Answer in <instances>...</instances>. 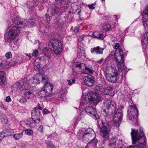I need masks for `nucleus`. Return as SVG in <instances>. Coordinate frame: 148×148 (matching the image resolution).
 Returning <instances> with one entry per match:
<instances>
[{
  "instance_id": "obj_29",
  "label": "nucleus",
  "mask_w": 148,
  "mask_h": 148,
  "mask_svg": "<svg viewBox=\"0 0 148 148\" xmlns=\"http://www.w3.org/2000/svg\"><path fill=\"white\" fill-rule=\"evenodd\" d=\"M43 52L44 55L47 57L48 58L50 56L51 53L47 48L45 47L43 49Z\"/></svg>"
},
{
  "instance_id": "obj_43",
  "label": "nucleus",
  "mask_w": 148,
  "mask_h": 148,
  "mask_svg": "<svg viewBox=\"0 0 148 148\" xmlns=\"http://www.w3.org/2000/svg\"><path fill=\"white\" fill-rule=\"evenodd\" d=\"M43 113L44 114H47L50 113V111L46 108H44L43 110Z\"/></svg>"
},
{
  "instance_id": "obj_46",
  "label": "nucleus",
  "mask_w": 148,
  "mask_h": 148,
  "mask_svg": "<svg viewBox=\"0 0 148 148\" xmlns=\"http://www.w3.org/2000/svg\"><path fill=\"white\" fill-rule=\"evenodd\" d=\"M43 126L42 125H40L38 128V130L40 132H43Z\"/></svg>"
},
{
  "instance_id": "obj_19",
  "label": "nucleus",
  "mask_w": 148,
  "mask_h": 148,
  "mask_svg": "<svg viewBox=\"0 0 148 148\" xmlns=\"http://www.w3.org/2000/svg\"><path fill=\"white\" fill-rule=\"evenodd\" d=\"M85 110L87 114L90 115L94 119H97L99 118V115L97 114L96 110L92 107L88 106L85 109Z\"/></svg>"
},
{
  "instance_id": "obj_3",
  "label": "nucleus",
  "mask_w": 148,
  "mask_h": 148,
  "mask_svg": "<svg viewBox=\"0 0 148 148\" xmlns=\"http://www.w3.org/2000/svg\"><path fill=\"white\" fill-rule=\"evenodd\" d=\"M11 16L14 23L20 28H23L27 25L31 27L34 26L35 25L34 21L30 20L28 22L27 20H25L22 21L21 18L16 14L15 16H13L12 14H11Z\"/></svg>"
},
{
  "instance_id": "obj_45",
  "label": "nucleus",
  "mask_w": 148,
  "mask_h": 148,
  "mask_svg": "<svg viewBox=\"0 0 148 148\" xmlns=\"http://www.w3.org/2000/svg\"><path fill=\"white\" fill-rule=\"evenodd\" d=\"M69 2V0H62V2H61L62 3V5H65L68 4Z\"/></svg>"
},
{
  "instance_id": "obj_22",
  "label": "nucleus",
  "mask_w": 148,
  "mask_h": 148,
  "mask_svg": "<svg viewBox=\"0 0 148 148\" xmlns=\"http://www.w3.org/2000/svg\"><path fill=\"white\" fill-rule=\"evenodd\" d=\"M89 36H91L92 38L102 39L103 38V34L101 32L96 31L93 32L92 35H89Z\"/></svg>"
},
{
  "instance_id": "obj_10",
  "label": "nucleus",
  "mask_w": 148,
  "mask_h": 148,
  "mask_svg": "<svg viewBox=\"0 0 148 148\" xmlns=\"http://www.w3.org/2000/svg\"><path fill=\"white\" fill-rule=\"evenodd\" d=\"M122 111L120 109H118L114 114L113 120V125L119 127L122 119Z\"/></svg>"
},
{
  "instance_id": "obj_21",
  "label": "nucleus",
  "mask_w": 148,
  "mask_h": 148,
  "mask_svg": "<svg viewBox=\"0 0 148 148\" xmlns=\"http://www.w3.org/2000/svg\"><path fill=\"white\" fill-rule=\"evenodd\" d=\"M7 84L5 73L3 71H0V85Z\"/></svg>"
},
{
  "instance_id": "obj_40",
  "label": "nucleus",
  "mask_w": 148,
  "mask_h": 148,
  "mask_svg": "<svg viewBox=\"0 0 148 148\" xmlns=\"http://www.w3.org/2000/svg\"><path fill=\"white\" fill-rule=\"evenodd\" d=\"M88 36H85L84 35L79 36L78 38V40L80 42L83 40L84 38H87Z\"/></svg>"
},
{
  "instance_id": "obj_34",
  "label": "nucleus",
  "mask_w": 148,
  "mask_h": 148,
  "mask_svg": "<svg viewBox=\"0 0 148 148\" xmlns=\"http://www.w3.org/2000/svg\"><path fill=\"white\" fill-rule=\"evenodd\" d=\"M97 142V140L95 138H94L92 140H90V141L89 143V144L92 145L93 146H96Z\"/></svg>"
},
{
  "instance_id": "obj_57",
  "label": "nucleus",
  "mask_w": 148,
  "mask_h": 148,
  "mask_svg": "<svg viewBox=\"0 0 148 148\" xmlns=\"http://www.w3.org/2000/svg\"><path fill=\"white\" fill-rule=\"evenodd\" d=\"M1 67H3V68L5 67L3 64V62L1 63L0 64V68Z\"/></svg>"
},
{
  "instance_id": "obj_8",
  "label": "nucleus",
  "mask_w": 148,
  "mask_h": 148,
  "mask_svg": "<svg viewBox=\"0 0 148 148\" xmlns=\"http://www.w3.org/2000/svg\"><path fill=\"white\" fill-rule=\"evenodd\" d=\"M127 116L129 117V119L133 122V124H138V111L135 107H131L129 111H128Z\"/></svg>"
},
{
  "instance_id": "obj_23",
  "label": "nucleus",
  "mask_w": 148,
  "mask_h": 148,
  "mask_svg": "<svg viewBox=\"0 0 148 148\" xmlns=\"http://www.w3.org/2000/svg\"><path fill=\"white\" fill-rule=\"evenodd\" d=\"M104 50L103 48H101L99 46H97L94 47L93 49H91V52L92 53L95 52L97 54H102L103 53Z\"/></svg>"
},
{
  "instance_id": "obj_59",
  "label": "nucleus",
  "mask_w": 148,
  "mask_h": 148,
  "mask_svg": "<svg viewBox=\"0 0 148 148\" xmlns=\"http://www.w3.org/2000/svg\"><path fill=\"white\" fill-rule=\"evenodd\" d=\"M49 17V16L48 17H47V23H49L50 22V17Z\"/></svg>"
},
{
  "instance_id": "obj_35",
  "label": "nucleus",
  "mask_w": 148,
  "mask_h": 148,
  "mask_svg": "<svg viewBox=\"0 0 148 148\" xmlns=\"http://www.w3.org/2000/svg\"><path fill=\"white\" fill-rule=\"evenodd\" d=\"M46 143L48 148H49H49H56L51 142L49 141H46Z\"/></svg>"
},
{
  "instance_id": "obj_63",
  "label": "nucleus",
  "mask_w": 148,
  "mask_h": 148,
  "mask_svg": "<svg viewBox=\"0 0 148 148\" xmlns=\"http://www.w3.org/2000/svg\"><path fill=\"white\" fill-rule=\"evenodd\" d=\"M75 79H73L72 80V83H75Z\"/></svg>"
},
{
  "instance_id": "obj_32",
  "label": "nucleus",
  "mask_w": 148,
  "mask_h": 148,
  "mask_svg": "<svg viewBox=\"0 0 148 148\" xmlns=\"http://www.w3.org/2000/svg\"><path fill=\"white\" fill-rule=\"evenodd\" d=\"M85 56V53L84 51L83 50L79 49L77 53V56L80 58H82Z\"/></svg>"
},
{
  "instance_id": "obj_20",
  "label": "nucleus",
  "mask_w": 148,
  "mask_h": 148,
  "mask_svg": "<svg viewBox=\"0 0 148 148\" xmlns=\"http://www.w3.org/2000/svg\"><path fill=\"white\" fill-rule=\"evenodd\" d=\"M83 82L86 85L91 86L95 82V81L91 77L88 76H85L83 78Z\"/></svg>"
},
{
  "instance_id": "obj_44",
  "label": "nucleus",
  "mask_w": 148,
  "mask_h": 148,
  "mask_svg": "<svg viewBox=\"0 0 148 148\" xmlns=\"http://www.w3.org/2000/svg\"><path fill=\"white\" fill-rule=\"evenodd\" d=\"M95 3H93L91 5H88V7L89 8V9H95V7L94 6L95 5Z\"/></svg>"
},
{
  "instance_id": "obj_30",
  "label": "nucleus",
  "mask_w": 148,
  "mask_h": 148,
  "mask_svg": "<svg viewBox=\"0 0 148 148\" xmlns=\"http://www.w3.org/2000/svg\"><path fill=\"white\" fill-rule=\"evenodd\" d=\"M23 136V132H22L18 134H16L13 135L14 138L16 140H18L21 138Z\"/></svg>"
},
{
  "instance_id": "obj_60",
  "label": "nucleus",
  "mask_w": 148,
  "mask_h": 148,
  "mask_svg": "<svg viewBox=\"0 0 148 148\" xmlns=\"http://www.w3.org/2000/svg\"><path fill=\"white\" fill-rule=\"evenodd\" d=\"M76 12L79 14L81 12V10L80 9H77Z\"/></svg>"
},
{
  "instance_id": "obj_2",
  "label": "nucleus",
  "mask_w": 148,
  "mask_h": 148,
  "mask_svg": "<svg viewBox=\"0 0 148 148\" xmlns=\"http://www.w3.org/2000/svg\"><path fill=\"white\" fill-rule=\"evenodd\" d=\"M102 99V97L98 96L94 92H88L86 95L85 98H82L80 102V106H86L87 104H90V102L94 101L95 102H98Z\"/></svg>"
},
{
  "instance_id": "obj_11",
  "label": "nucleus",
  "mask_w": 148,
  "mask_h": 148,
  "mask_svg": "<svg viewBox=\"0 0 148 148\" xmlns=\"http://www.w3.org/2000/svg\"><path fill=\"white\" fill-rule=\"evenodd\" d=\"M110 130L109 125L105 123H102V127L100 128V134L103 138L104 140L109 139V134Z\"/></svg>"
},
{
  "instance_id": "obj_58",
  "label": "nucleus",
  "mask_w": 148,
  "mask_h": 148,
  "mask_svg": "<svg viewBox=\"0 0 148 148\" xmlns=\"http://www.w3.org/2000/svg\"><path fill=\"white\" fill-rule=\"evenodd\" d=\"M25 55L27 56H28L29 57V58H31V55L30 54H27L25 53Z\"/></svg>"
},
{
  "instance_id": "obj_53",
  "label": "nucleus",
  "mask_w": 148,
  "mask_h": 148,
  "mask_svg": "<svg viewBox=\"0 0 148 148\" xmlns=\"http://www.w3.org/2000/svg\"><path fill=\"white\" fill-rule=\"evenodd\" d=\"M78 31L79 28L77 27H76L75 28L73 32L75 33H77L78 32Z\"/></svg>"
},
{
  "instance_id": "obj_14",
  "label": "nucleus",
  "mask_w": 148,
  "mask_h": 148,
  "mask_svg": "<svg viewBox=\"0 0 148 148\" xmlns=\"http://www.w3.org/2000/svg\"><path fill=\"white\" fill-rule=\"evenodd\" d=\"M23 94L24 97H22L19 100L20 102L25 103L27 101L26 98L28 99H32L34 98V95L28 89H25L23 90Z\"/></svg>"
},
{
  "instance_id": "obj_15",
  "label": "nucleus",
  "mask_w": 148,
  "mask_h": 148,
  "mask_svg": "<svg viewBox=\"0 0 148 148\" xmlns=\"http://www.w3.org/2000/svg\"><path fill=\"white\" fill-rule=\"evenodd\" d=\"M114 56L115 58L117 61L118 64H122L124 62V58L122 49H119L116 50Z\"/></svg>"
},
{
  "instance_id": "obj_64",
  "label": "nucleus",
  "mask_w": 148,
  "mask_h": 148,
  "mask_svg": "<svg viewBox=\"0 0 148 148\" xmlns=\"http://www.w3.org/2000/svg\"><path fill=\"white\" fill-rule=\"evenodd\" d=\"M38 108H39V109H40V110H42V107H41V106H39V107H38Z\"/></svg>"
},
{
  "instance_id": "obj_5",
  "label": "nucleus",
  "mask_w": 148,
  "mask_h": 148,
  "mask_svg": "<svg viewBox=\"0 0 148 148\" xmlns=\"http://www.w3.org/2000/svg\"><path fill=\"white\" fill-rule=\"evenodd\" d=\"M104 106L106 108L104 110L103 112L106 113V115L109 116L115 113L116 111V104L114 102L108 99H106L104 102Z\"/></svg>"
},
{
  "instance_id": "obj_39",
  "label": "nucleus",
  "mask_w": 148,
  "mask_h": 148,
  "mask_svg": "<svg viewBox=\"0 0 148 148\" xmlns=\"http://www.w3.org/2000/svg\"><path fill=\"white\" fill-rule=\"evenodd\" d=\"M34 80V79L33 78H30L29 80H28L27 82V84L30 85V86H35V85H33V80Z\"/></svg>"
},
{
  "instance_id": "obj_41",
  "label": "nucleus",
  "mask_w": 148,
  "mask_h": 148,
  "mask_svg": "<svg viewBox=\"0 0 148 148\" xmlns=\"http://www.w3.org/2000/svg\"><path fill=\"white\" fill-rule=\"evenodd\" d=\"M38 54V51L37 49L34 50L33 51L32 53V56L36 58L37 57V56Z\"/></svg>"
},
{
  "instance_id": "obj_50",
  "label": "nucleus",
  "mask_w": 148,
  "mask_h": 148,
  "mask_svg": "<svg viewBox=\"0 0 148 148\" xmlns=\"http://www.w3.org/2000/svg\"><path fill=\"white\" fill-rule=\"evenodd\" d=\"M116 145L115 144V143H114V142L110 143L109 144V146L113 147H115Z\"/></svg>"
},
{
  "instance_id": "obj_7",
  "label": "nucleus",
  "mask_w": 148,
  "mask_h": 148,
  "mask_svg": "<svg viewBox=\"0 0 148 148\" xmlns=\"http://www.w3.org/2000/svg\"><path fill=\"white\" fill-rule=\"evenodd\" d=\"M94 135L93 130L90 128H89L86 130L85 132L82 130H79L77 134V136L79 139H83L87 142L89 141V138L92 135Z\"/></svg>"
},
{
  "instance_id": "obj_51",
  "label": "nucleus",
  "mask_w": 148,
  "mask_h": 148,
  "mask_svg": "<svg viewBox=\"0 0 148 148\" xmlns=\"http://www.w3.org/2000/svg\"><path fill=\"white\" fill-rule=\"evenodd\" d=\"M104 60V59L103 58H101L98 61H97V62L99 64H101L102 63Z\"/></svg>"
},
{
  "instance_id": "obj_52",
  "label": "nucleus",
  "mask_w": 148,
  "mask_h": 148,
  "mask_svg": "<svg viewBox=\"0 0 148 148\" xmlns=\"http://www.w3.org/2000/svg\"><path fill=\"white\" fill-rule=\"evenodd\" d=\"M55 23L56 24H57L58 25H59L60 24V22L59 21L58 19H56L55 20Z\"/></svg>"
},
{
  "instance_id": "obj_33",
  "label": "nucleus",
  "mask_w": 148,
  "mask_h": 148,
  "mask_svg": "<svg viewBox=\"0 0 148 148\" xmlns=\"http://www.w3.org/2000/svg\"><path fill=\"white\" fill-rule=\"evenodd\" d=\"M13 87L18 90L21 88H22V86L21 85L20 82H17L13 85Z\"/></svg>"
},
{
  "instance_id": "obj_13",
  "label": "nucleus",
  "mask_w": 148,
  "mask_h": 148,
  "mask_svg": "<svg viewBox=\"0 0 148 148\" xmlns=\"http://www.w3.org/2000/svg\"><path fill=\"white\" fill-rule=\"evenodd\" d=\"M45 56L36 59L34 64V69L36 71H40L42 69V66L41 64L40 63V62L42 64H45Z\"/></svg>"
},
{
  "instance_id": "obj_55",
  "label": "nucleus",
  "mask_w": 148,
  "mask_h": 148,
  "mask_svg": "<svg viewBox=\"0 0 148 148\" xmlns=\"http://www.w3.org/2000/svg\"><path fill=\"white\" fill-rule=\"evenodd\" d=\"M67 82L68 83V84L70 86H71L72 84V83L69 79L67 80Z\"/></svg>"
},
{
  "instance_id": "obj_24",
  "label": "nucleus",
  "mask_w": 148,
  "mask_h": 148,
  "mask_svg": "<svg viewBox=\"0 0 148 148\" xmlns=\"http://www.w3.org/2000/svg\"><path fill=\"white\" fill-rule=\"evenodd\" d=\"M57 4V5H58ZM62 10L59 7L58 8L57 5H55L54 9L52 10V14L60 15L61 14Z\"/></svg>"
},
{
  "instance_id": "obj_6",
  "label": "nucleus",
  "mask_w": 148,
  "mask_h": 148,
  "mask_svg": "<svg viewBox=\"0 0 148 148\" xmlns=\"http://www.w3.org/2000/svg\"><path fill=\"white\" fill-rule=\"evenodd\" d=\"M49 45L55 53L59 54L62 52V43L61 41L56 39H53L50 41Z\"/></svg>"
},
{
  "instance_id": "obj_61",
  "label": "nucleus",
  "mask_w": 148,
  "mask_h": 148,
  "mask_svg": "<svg viewBox=\"0 0 148 148\" xmlns=\"http://www.w3.org/2000/svg\"><path fill=\"white\" fill-rule=\"evenodd\" d=\"M86 90H87V88H85V89H84L83 90H82L83 94H84V93H85V94H86V92H85V91Z\"/></svg>"
},
{
  "instance_id": "obj_36",
  "label": "nucleus",
  "mask_w": 148,
  "mask_h": 148,
  "mask_svg": "<svg viewBox=\"0 0 148 148\" xmlns=\"http://www.w3.org/2000/svg\"><path fill=\"white\" fill-rule=\"evenodd\" d=\"M143 24L146 31H148V20L143 21Z\"/></svg>"
},
{
  "instance_id": "obj_49",
  "label": "nucleus",
  "mask_w": 148,
  "mask_h": 148,
  "mask_svg": "<svg viewBox=\"0 0 148 148\" xmlns=\"http://www.w3.org/2000/svg\"><path fill=\"white\" fill-rule=\"evenodd\" d=\"M1 106L4 110H6L7 109V108L6 106L4 105L3 104H1Z\"/></svg>"
},
{
  "instance_id": "obj_38",
  "label": "nucleus",
  "mask_w": 148,
  "mask_h": 148,
  "mask_svg": "<svg viewBox=\"0 0 148 148\" xmlns=\"http://www.w3.org/2000/svg\"><path fill=\"white\" fill-rule=\"evenodd\" d=\"M25 133L28 136H31L33 134V131L30 129H28L26 130Z\"/></svg>"
},
{
  "instance_id": "obj_12",
  "label": "nucleus",
  "mask_w": 148,
  "mask_h": 148,
  "mask_svg": "<svg viewBox=\"0 0 148 148\" xmlns=\"http://www.w3.org/2000/svg\"><path fill=\"white\" fill-rule=\"evenodd\" d=\"M73 66L79 68L82 70L83 73L89 74L92 73L93 71L91 68L86 67L85 64L79 62H76L73 64Z\"/></svg>"
},
{
  "instance_id": "obj_25",
  "label": "nucleus",
  "mask_w": 148,
  "mask_h": 148,
  "mask_svg": "<svg viewBox=\"0 0 148 148\" xmlns=\"http://www.w3.org/2000/svg\"><path fill=\"white\" fill-rule=\"evenodd\" d=\"M142 15L143 18L146 19L148 18V5L144 8Z\"/></svg>"
},
{
  "instance_id": "obj_31",
  "label": "nucleus",
  "mask_w": 148,
  "mask_h": 148,
  "mask_svg": "<svg viewBox=\"0 0 148 148\" xmlns=\"http://www.w3.org/2000/svg\"><path fill=\"white\" fill-rule=\"evenodd\" d=\"M34 79L33 80V85L38 84L39 83V77L38 76V74L36 76H34L32 77Z\"/></svg>"
},
{
  "instance_id": "obj_62",
  "label": "nucleus",
  "mask_w": 148,
  "mask_h": 148,
  "mask_svg": "<svg viewBox=\"0 0 148 148\" xmlns=\"http://www.w3.org/2000/svg\"><path fill=\"white\" fill-rule=\"evenodd\" d=\"M118 69H122V67L121 66H120V65L119 66V65H118Z\"/></svg>"
},
{
  "instance_id": "obj_47",
  "label": "nucleus",
  "mask_w": 148,
  "mask_h": 148,
  "mask_svg": "<svg viewBox=\"0 0 148 148\" xmlns=\"http://www.w3.org/2000/svg\"><path fill=\"white\" fill-rule=\"evenodd\" d=\"M119 46H120V45H119V43H116L115 45V46L114 47V49H116V50L118 49H120V48H119V49L118 48L119 47Z\"/></svg>"
},
{
  "instance_id": "obj_17",
  "label": "nucleus",
  "mask_w": 148,
  "mask_h": 148,
  "mask_svg": "<svg viewBox=\"0 0 148 148\" xmlns=\"http://www.w3.org/2000/svg\"><path fill=\"white\" fill-rule=\"evenodd\" d=\"M32 118L35 123H38L40 122V112L37 107L34 108L31 112Z\"/></svg>"
},
{
  "instance_id": "obj_42",
  "label": "nucleus",
  "mask_w": 148,
  "mask_h": 148,
  "mask_svg": "<svg viewBox=\"0 0 148 148\" xmlns=\"http://www.w3.org/2000/svg\"><path fill=\"white\" fill-rule=\"evenodd\" d=\"M5 56L6 59H10L12 58V55L11 53L10 52L6 53Z\"/></svg>"
},
{
  "instance_id": "obj_37",
  "label": "nucleus",
  "mask_w": 148,
  "mask_h": 148,
  "mask_svg": "<svg viewBox=\"0 0 148 148\" xmlns=\"http://www.w3.org/2000/svg\"><path fill=\"white\" fill-rule=\"evenodd\" d=\"M6 118L5 115L3 114L0 111V119L2 122H4L5 120L6 119Z\"/></svg>"
},
{
  "instance_id": "obj_4",
  "label": "nucleus",
  "mask_w": 148,
  "mask_h": 148,
  "mask_svg": "<svg viewBox=\"0 0 148 148\" xmlns=\"http://www.w3.org/2000/svg\"><path fill=\"white\" fill-rule=\"evenodd\" d=\"M11 29L5 34V38L8 40H12L14 39L20 33V31L16 27L13 25L9 26L8 28Z\"/></svg>"
},
{
  "instance_id": "obj_18",
  "label": "nucleus",
  "mask_w": 148,
  "mask_h": 148,
  "mask_svg": "<svg viewBox=\"0 0 148 148\" xmlns=\"http://www.w3.org/2000/svg\"><path fill=\"white\" fill-rule=\"evenodd\" d=\"M53 86L49 83H46L45 84L44 87L41 89V92H44L46 96L50 95L53 89Z\"/></svg>"
},
{
  "instance_id": "obj_54",
  "label": "nucleus",
  "mask_w": 148,
  "mask_h": 148,
  "mask_svg": "<svg viewBox=\"0 0 148 148\" xmlns=\"http://www.w3.org/2000/svg\"><path fill=\"white\" fill-rule=\"evenodd\" d=\"M27 124L28 125H29V126L30 127H33V125L32 124H31V123L29 122H28L27 123Z\"/></svg>"
},
{
  "instance_id": "obj_16",
  "label": "nucleus",
  "mask_w": 148,
  "mask_h": 148,
  "mask_svg": "<svg viewBox=\"0 0 148 148\" xmlns=\"http://www.w3.org/2000/svg\"><path fill=\"white\" fill-rule=\"evenodd\" d=\"M99 90L101 93H103L106 95L113 96L114 95L113 88L111 86L108 87L104 89L103 86H101L99 87Z\"/></svg>"
},
{
  "instance_id": "obj_9",
  "label": "nucleus",
  "mask_w": 148,
  "mask_h": 148,
  "mask_svg": "<svg viewBox=\"0 0 148 148\" xmlns=\"http://www.w3.org/2000/svg\"><path fill=\"white\" fill-rule=\"evenodd\" d=\"M111 73L110 74L106 73V78L109 82L115 83L119 79L118 75L117 73V71L115 68L111 67Z\"/></svg>"
},
{
  "instance_id": "obj_56",
  "label": "nucleus",
  "mask_w": 148,
  "mask_h": 148,
  "mask_svg": "<svg viewBox=\"0 0 148 148\" xmlns=\"http://www.w3.org/2000/svg\"><path fill=\"white\" fill-rule=\"evenodd\" d=\"M4 137L3 135L2 134H0V142H1L3 138Z\"/></svg>"
},
{
  "instance_id": "obj_28",
  "label": "nucleus",
  "mask_w": 148,
  "mask_h": 148,
  "mask_svg": "<svg viewBox=\"0 0 148 148\" xmlns=\"http://www.w3.org/2000/svg\"><path fill=\"white\" fill-rule=\"evenodd\" d=\"M146 31V34L142 35L141 39L142 42H146L148 41V31Z\"/></svg>"
},
{
  "instance_id": "obj_27",
  "label": "nucleus",
  "mask_w": 148,
  "mask_h": 148,
  "mask_svg": "<svg viewBox=\"0 0 148 148\" xmlns=\"http://www.w3.org/2000/svg\"><path fill=\"white\" fill-rule=\"evenodd\" d=\"M101 26L103 27V30L105 31H108L111 28V26L109 23H104L102 24Z\"/></svg>"
},
{
  "instance_id": "obj_48",
  "label": "nucleus",
  "mask_w": 148,
  "mask_h": 148,
  "mask_svg": "<svg viewBox=\"0 0 148 148\" xmlns=\"http://www.w3.org/2000/svg\"><path fill=\"white\" fill-rule=\"evenodd\" d=\"M11 99L10 96H8L6 97L5 101L8 102H9L11 101Z\"/></svg>"
},
{
  "instance_id": "obj_1",
  "label": "nucleus",
  "mask_w": 148,
  "mask_h": 148,
  "mask_svg": "<svg viewBox=\"0 0 148 148\" xmlns=\"http://www.w3.org/2000/svg\"><path fill=\"white\" fill-rule=\"evenodd\" d=\"M131 134L132 143L135 145L129 146L127 148H142L145 146L146 137L142 129L140 128L139 131L132 129Z\"/></svg>"
},
{
  "instance_id": "obj_26",
  "label": "nucleus",
  "mask_w": 148,
  "mask_h": 148,
  "mask_svg": "<svg viewBox=\"0 0 148 148\" xmlns=\"http://www.w3.org/2000/svg\"><path fill=\"white\" fill-rule=\"evenodd\" d=\"M38 76L40 78L42 79L43 82H45V83H47V75H42L40 73H38Z\"/></svg>"
}]
</instances>
